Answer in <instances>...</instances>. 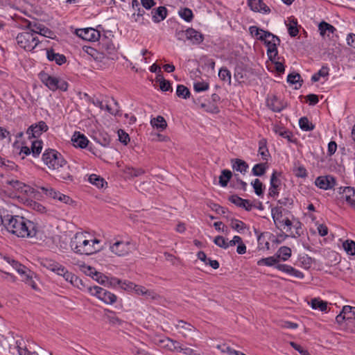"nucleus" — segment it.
<instances>
[{
	"label": "nucleus",
	"instance_id": "1",
	"mask_svg": "<svg viewBox=\"0 0 355 355\" xmlns=\"http://www.w3.org/2000/svg\"><path fill=\"white\" fill-rule=\"evenodd\" d=\"M70 247L75 253L82 255H91L101 250L92 246L86 232H77L71 240Z\"/></svg>",
	"mask_w": 355,
	"mask_h": 355
},
{
	"label": "nucleus",
	"instance_id": "2",
	"mask_svg": "<svg viewBox=\"0 0 355 355\" xmlns=\"http://www.w3.org/2000/svg\"><path fill=\"white\" fill-rule=\"evenodd\" d=\"M42 160L49 168L55 170L68 168L67 162L57 150L51 148L46 149L42 155Z\"/></svg>",
	"mask_w": 355,
	"mask_h": 355
},
{
	"label": "nucleus",
	"instance_id": "3",
	"mask_svg": "<svg viewBox=\"0 0 355 355\" xmlns=\"http://www.w3.org/2000/svg\"><path fill=\"white\" fill-rule=\"evenodd\" d=\"M258 40L264 42L267 47V55L268 59L272 60L278 55L277 46L280 44L279 37L268 31H263V34L259 35Z\"/></svg>",
	"mask_w": 355,
	"mask_h": 355
},
{
	"label": "nucleus",
	"instance_id": "4",
	"mask_svg": "<svg viewBox=\"0 0 355 355\" xmlns=\"http://www.w3.org/2000/svg\"><path fill=\"white\" fill-rule=\"evenodd\" d=\"M5 214H6V221L3 227L8 232L18 237L20 233L19 231L23 229L24 224H27L26 222L28 218L21 216L14 215L8 211H5Z\"/></svg>",
	"mask_w": 355,
	"mask_h": 355
},
{
	"label": "nucleus",
	"instance_id": "5",
	"mask_svg": "<svg viewBox=\"0 0 355 355\" xmlns=\"http://www.w3.org/2000/svg\"><path fill=\"white\" fill-rule=\"evenodd\" d=\"M38 77L41 82L53 92L57 89L66 92L68 89L69 84L67 81L52 76L44 71H40L38 74Z\"/></svg>",
	"mask_w": 355,
	"mask_h": 355
},
{
	"label": "nucleus",
	"instance_id": "6",
	"mask_svg": "<svg viewBox=\"0 0 355 355\" xmlns=\"http://www.w3.org/2000/svg\"><path fill=\"white\" fill-rule=\"evenodd\" d=\"M16 40L18 45L26 51L33 50L40 43L37 37L30 31L19 33Z\"/></svg>",
	"mask_w": 355,
	"mask_h": 355
},
{
	"label": "nucleus",
	"instance_id": "7",
	"mask_svg": "<svg viewBox=\"0 0 355 355\" xmlns=\"http://www.w3.org/2000/svg\"><path fill=\"white\" fill-rule=\"evenodd\" d=\"M89 292L101 301L107 304H112L116 302L117 297L111 292L100 287L94 286L89 288Z\"/></svg>",
	"mask_w": 355,
	"mask_h": 355
},
{
	"label": "nucleus",
	"instance_id": "8",
	"mask_svg": "<svg viewBox=\"0 0 355 355\" xmlns=\"http://www.w3.org/2000/svg\"><path fill=\"white\" fill-rule=\"evenodd\" d=\"M25 23L26 24L24 26L26 28L29 30L30 32L34 34V35L35 34H40L46 37H51L53 31L49 28L46 27L44 25L28 20H26Z\"/></svg>",
	"mask_w": 355,
	"mask_h": 355
},
{
	"label": "nucleus",
	"instance_id": "9",
	"mask_svg": "<svg viewBox=\"0 0 355 355\" xmlns=\"http://www.w3.org/2000/svg\"><path fill=\"white\" fill-rule=\"evenodd\" d=\"M76 33L79 37L89 42H95L101 39L100 32L93 28L77 29Z\"/></svg>",
	"mask_w": 355,
	"mask_h": 355
},
{
	"label": "nucleus",
	"instance_id": "10",
	"mask_svg": "<svg viewBox=\"0 0 355 355\" xmlns=\"http://www.w3.org/2000/svg\"><path fill=\"white\" fill-rule=\"evenodd\" d=\"M49 130V127L44 121H40L37 123L32 124L26 130L28 138H37L40 137L42 132Z\"/></svg>",
	"mask_w": 355,
	"mask_h": 355
},
{
	"label": "nucleus",
	"instance_id": "11",
	"mask_svg": "<svg viewBox=\"0 0 355 355\" xmlns=\"http://www.w3.org/2000/svg\"><path fill=\"white\" fill-rule=\"evenodd\" d=\"M26 223L27 224H24V226H23V229L21 230V231H19L20 233L18 237L31 239L36 237L38 232L37 224L28 219L27 220Z\"/></svg>",
	"mask_w": 355,
	"mask_h": 355
},
{
	"label": "nucleus",
	"instance_id": "12",
	"mask_svg": "<svg viewBox=\"0 0 355 355\" xmlns=\"http://www.w3.org/2000/svg\"><path fill=\"white\" fill-rule=\"evenodd\" d=\"M100 40L99 44L103 51L104 55H107L110 58L114 60V58L112 55H116V49L112 40L103 35V37H101Z\"/></svg>",
	"mask_w": 355,
	"mask_h": 355
},
{
	"label": "nucleus",
	"instance_id": "13",
	"mask_svg": "<svg viewBox=\"0 0 355 355\" xmlns=\"http://www.w3.org/2000/svg\"><path fill=\"white\" fill-rule=\"evenodd\" d=\"M277 175L280 176L281 173H277L275 171L270 176V188L268 192L269 197L275 198L279 193L282 182L281 180L277 178Z\"/></svg>",
	"mask_w": 355,
	"mask_h": 355
},
{
	"label": "nucleus",
	"instance_id": "14",
	"mask_svg": "<svg viewBox=\"0 0 355 355\" xmlns=\"http://www.w3.org/2000/svg\"><path fill=\"white\" fill-rule=\"evenodd\" d=\"M336 183V178L332 175L319 176L315 180V184L324 190L332 189Z\"/></svg>",
	"mask_w": 355,
	"mask_h": 355
},
{
	"label": "nucleus",
	"instance_id": "15",
	"mask_svg": "<svg viewBox=\"0 0 355 355\" xmlns=\"http://www.w3.org/2000/svg\"><path fill=\"white\" fill-rule=\"evenodd\" d=\"M339 193L342 194V198H345L347 203L355 209V188L352 187H341L339 188Z\"/></svg>",
	"mask_w": 355,
	"mask_h": 355
},
{
	"label": "nucleus",
	"instance_id": "16",
	"mask_svg": "<svg viewBox=\"0 0 355 355\" xmlns=\"http://www.w3.org/2000/svg\"><path fill=\"white\" fill-rule=\"evenodd\" d=\"M186 39L189 40L192 44L198 45L201 44L205 37L203 34L193 28L186 29Z\"/></svg>",
	"mask_w": 355,
	"mask_h": 355
},
{
	"label": "nucleus",
	"instance_id": "17",
	"mask_svg": "<svg viewBox=\"0 0 355 355\" xmlns=\"http://www.w3.org/2000/svg\"><path fill=\"white\" fill-rule=\"evenodd\" d=\"M175 327L178 331V333L182 334L184 338L190 336L196 330V327H194L192 324L184 320H179Z\"/></svg>",
	"mask_w": 355,
	"mask_h": 355
},
{
	"label": "nucleus",
	"instance_id": "18",
	"mask_svg": "<svg viewBox=\"0 0 355 355\" xmlns=\"http://www.w3.org/2000/svg\"><path fill=\"white\" fill-rule=\"evenodd\" d=\"M228 200L237 207H242L248 211H250L253 207L250 200L243 199L236 194L230 196Z\"/></svg>",
	"mask_w": 355,
	"mask_h": 355
},
{
	"label": "nucleus",
	"instance_id": "19",
	"mask_svg": "<svg viewBox=\"0 0 355 355\" xmlns=\"http://www.w3.org/2000/svg\"><path fill=\"white\" fill-rule=\"evenodd\" d=\"M73 145L76 148H86L89 143L87 137L80 132H75L71 137Z\"/></svg>",
	"mask_w": 355,
	"mask_h": 355
},
{
	"label": "nucleus",
	"instance_id": "20",
	"mask_svg": "<svg viewBox=\"0 0 355 355\" xmlns=\"http://www.w3.org/2000/svg\"><path fill=\"white\" fill-rule=\"evenodd\" d=\"M263 1V0H248V5L254 12L269 13L270 9Z\"/></svg>",
	"mask_w": 355,
	"mask_h": 355
},
{
	"label": "nucleus",
	"instance_id": "21",
	"mask_svg": "<svg viewBox=\"0 0 355 355\" xmlns=\"http://www.w3.org/2000/svg\"><path fill=\"white\" fill-rule=\"evenodd\" d=\"M276 268L284 273H286L291 276L295 277L298 279H303L304 275L301 271L295 269L293 266L287 264H279L276 266Z\"/></svg>",
	"mask_w": 355,
	"mask_h": 355
},
{
	"label": "nucleus",
	"instance_id": "22",
	"mask_svg": "<svg viewBox=\"0 0 355 355\" xmlns=\"http://www.w3.org/2000/svg\"><path fill=\"white\" fill-rule=\"evenodd\" d=\"M130 245V242L116 241L110 246V250L112 252L118 256H123L128 254L130 250L128 247Z\"/></svg>",
	"mask_w": 355,
	"mask_h": 355
},
{
	"label": "nucleus",
	"instance_id": "23",
	"mask_svg": "<svg viewBox=\"0 0 355 355\" xmlns=\"http://www.w3.org/2000/svg\"><path fill=\"white\" fill-rule=\"evenodd\" d=\"M19 275L21 276L23 282L30 286L33 290H38L37 286L33 280V277H36L33 271L26 267V269L23 270V272Z\"/></svg>",
	"mask_w": 355,
	"mask_h": 355
},
{
	"label": "nucleus",
	"instance_id": "24",
	"mask_svg": "<svg viewBox=\"0 0 355 355\" xmlns=\"http://www.w3.org/2000/svg\"><path fill=\"white\" fill-rule=\"evenodd\" d=\"M167 9L164 6H159L151 10L152 19L155 23H159L167 16Z\"/></svg>",
	"mask_w": 355,
	"mask_h": 355
},
{
	"label": "nucleus",
	"instance_id": "25",
	"mask_svg": "<svg viewBox=\"0 0 355 355\" xmlns=\"http://www.w3.org/2000/svg\"><path fill=\"white\" fill-rule=\"evenodd\" d=\"M46 57L49 61H55L58 65H62L67 62L64 55L55 53L53 49L46 50Z\"/></svg>",
	"mask_w": 355,
	"mask_h": 355
},
{
	"label": "nucleus",
	"instance_id": "26",
	"mask_svg": "<svg viewBox=\"0 0 355 355\" xmlns=\"http://www.w3.org/2000/svg\"><path fill=\"white\" fill-rule=\"evenodd\" d=\"M273 131L275 132V134L278 135L279 136L284 139H286L289 142H295V141L293 140V132L289 130L286 129V128L277 125L274 126Z\"/></svg>",
	"mask_w": 355,
	"mask_h": 355
},
{
	"label": "nucleus",
	"instance_id": "27",
	"mask_svg": "<svg viewBox=\"0 0 355 355\" xmlns=\"http://www.w3.org/2000/svg\"><path fill=\"white\" fill-rule=\"evenodd\" d=\"M232 166L234 171L240 172L245 174L248 168V164L241 159H231Z\"/></svg>",
	"mask_w": 355,
	"mask_h": 355
},
{
	"label": "nucleus",
	"instance_id": "28",
	"mask_svg": "<svg viewBox=\"0 0 355 355\" xmlns=\"http://www.w3.org/2000/svg\"><path fill=\"white\" fill-rule=\"evenodd\" d=\"M318 29L320 34L322 37H324L326 35L329 37V33L334 34L336 31V28L331 24L322 21L318 25Z\"/></svg>",
	"mask_w": 355,
	"mask_h": 355
},
{
	"label": "nucleus",
	"instance_id": "29",
	"mask_svg": "<svg viewBox=\"0 0 355 355\" xmlns=\"http://www.w3.org/2000/svg\"><path fill=\"white\" fill-rule=\"evenodd\" d=\"M83 49L85 53L92 57L96 61L101 62L105 58L104 53L99 52L93 47L84 46Z\"/></svg>",
	"mask_w": 355,
	"mask_h": 355
},
{
	"label": "nucleus",
	"instance_id": "30",
	"mask_svg": "<svg viewBox=\"0 0 355 355\" xmlns=\"http://www.w3.org/2000/svg\"><path fill=\"white\" fill-rule=\"evenodd\" d=\"M8 184L21 193H28L31 187L19 180L8 181Z\"/></svg>",
	"mask_w": 355,
	"mask_h": 355
},
{
	"label": "nucleus",
	"instance_id": "31",
	"mask_svg": "<svg viewBox=\"0 0 355 355\" xmlns=\"http://www.w3.org/2000/svg\"><path fill=\"white\" fill-rule=\"evenodd\" d=\"M150 124L153 128L159 130H164L167 127V123L165 119L162 116H157L150 120Z\"/></svg>",
	"mask_w": 355,
	"mask_h": 355
},
{
	"label": "nucleus",
	"instance_id": "32",
	"mask_svg": "<svg viewBox=\"0 0 355 355\" xmlns=\"http://www.w3.org/2000/svg\"><path fill=\"white\" fill-rule=\"evenodd\" d=\"M55 175L57 178L62 180H69L73 181V176L69 172V166L67 168H58L55 169Z\"/></svg>",
	"mask_w": 355,
	"mask_h": 355
},
{
	"label": "nucleus",
	"instance_id": "33",
	"mask_svg": "<svg viewBox=\"0 0 355 355\" xmlns=\"http://www.w3.org/2000/svg\"><path fill=\"white\" fill-rule=\"evenodd\" d=\"M232 177V173L228 169H224L221 171L219 177V184L221 187H227L228 182Z\"/></svg>",
	"mask_w": 355,
	"mask_h": 355
},
{
	"label": "nucleus",
	"instance_id": "34",
	"mask_svg": "<svg viewBox=\"0 0 355 355\" xmlns=\"http://www.w3.org/2000/svg\"><path fill=\"white\" fill-rule=\"evenodd\" d=\"M178 15L187 22H191L194 17L192 10L188 8H181L178 11Z\"/></svg>",
	"mask_w": 355,
	"mask_h": 355
},
{
	"label": "nucleus",
	"instance_id": "35",
	"mask_svg": "<svg viewBox=\"0 0 355 355\" xmlns=\"http://www.w3.org/2000/svg\"><path fill=\"white\" fill-rule=\"evenodd\" d=\"M234 76L239 84H242L247 80V73L242 67L235 68Z\"/></svg>",
	"mask_w": 355,
	"mask_h": 355
},
{
	"label": "nucleus",
	"instance_id": "36",
	"mask_svg": "<svg viewBox=\"0 0 355 355\" xmlns=\"http://www.w3.org/2000/svg\"><path fill=\"white\" fill-rule=\"evenodd\" d=\"M267 105L270 109L275 112H279L283 109V107L280 105L279 101L275 96L267 101Z\"/></svg>",
	"mask_w": 355,
	"mask_h": 355
},
{
	"label": "nucleus",
	"instance_id": "37",
	"mask_svg": "<svg viewBox=\"0 0 355 355\" xmlns=\"http://www.w3.org/2000/svg\"><path fill=\"white\" fill-rule=\"evenodd\" d=\"M259 153L261 155L263 160H268L269 152L267 148V141L266 139H262L259 141Z\"/></svg>",
	"mask_w": 355,
	"mask_h": 355
},
{
	"label": "nucleus",
	"instance_id": "38",
	"mask_svg": "<svg viewBox=\"0 0 355 355\" xmlns=\"http://www.w3.org/2000/svg\"><path fill=\"white\" fill-rule=\"evenodd\" d=\"M89 182L95 185L98 189H101L104 187V184H107V182L99 175L96 174H92L89 177Z\"/></svg>",
	"mask_w": 355,
	"mask_h": 355
},
{
	"label": "nucleus",
	"instance_id": "39",
	"mask_svg": "<svg viewBox=\"0 0 355 355\" xmlns=\"http://www.w3.org/2000/svg\"><path fill=\"white\" fill-rule=\"evenodd\" d=\"M299 125L300 129L304 131H311L315 128V125L310 122L306 116L301 117L299 119Z\"/></svg>",
	"mask_w": 355,
	"mask_h": 355
},
{
	"label": "nucleus",
	"instance_id": "40",
	"mask_svg": "<svg viewBox=\"0 0 355 355\" xmlns=\"http://www.w3.org/2000/svg\"><path fill=\"white\" fill-rule=\"evenodd\" d=\"M105 317L112 324H121L122 320L116 315V313L109 309H105Z\"/></svg>",
	"mask_w": 355,
	"mask_h": 355
},
{
	"label": "nucleus",
	"instance_id": "41",
	"mask_svg": "<svg viewBox=\"0 0 355 355\" xmlns=\"http://www.w3.org/2000/svg\"><path fill=\"white\" fill-rule=\"evenodd\" d=\"M160 343H164V346L167 347L170 350H175L177 352H179L181 347V345L178 341L172 340L169 338L161 340Z\"/></svg>",
	"mask_w": 355,
	"mask_h": 355
},
{
	"label": "nucleus",
	"instance_id": "42",
	"mask_svg": "<svg viewBox=\"0 0 355 355\" xmlns=\"http://www.w3.org/2000/svg\"><path fill=\"white\" fill-rule=\"evenodd\" d=\"M251 185L252 186L256 195H257L258 196H263V191L265 189V185L259 179H255L254 181L251 182Z\"/></svg>",
	"mask_w": 355,
	"mask_h": 355
},
{
	"label": "nucleus",
	"instance_id": "43",
	"mask_svg": "<svg viewBox=\"0 0 355 355\" xmlns=\"http://www.w3.org/2000/svg\"><path fill=\"white\" fill-rule=\"evenodd\" d=\"M46 266L49 270L57 273L59 275H61V274L65 271L66 268L59 263L55 261L49 262Z\"/></svg>",
	"mask_w": 355,
	"mask_h": 355
},
{
	"label": "nucleus",
	"instance_id": "44",
	"mask_svg": "<svg viewBox=\"0 0 355 355\" xmlns=\"http://www.w3.org/2000/svg\"><path fill=\"white\" fill-rule=\"evenodd\" d=\"M267 169L266 163H259L255 164L252 169V173L254 176H262L266 173Z\"/></svg>",
	"mask_w": 355,
	"mask_h": 355
},
{
	"label": "nucleus",
	"instance_id": "45",
	"mask_svg": "<svg viewBox=\"0 0 355 355\" xmlns=\"http://www.w3.org/2000/svg\"><path fill=\"white\" fill-rule=\"evenodd\" d=\"M311 306L313 309H318L321 311H324L327 308V303L318 298H313L311 301Z\"/></svg>",
	"mask_w": 355,
	"mask_h": 355
},
{
	"label": "nucleus",
	"instance_id": "46",
	"mask_svg": "<svg viewBox=\"0 0 355 355\" xmlns=\"http://www.w3.org/2000/svg\"><path fill=\"white\" fill-rule=\"evenodd\" d=\"M286 26L288 27V34L291 37H294L298 35L299 30L297 28V21L296 19H291L289 24H286Z\"/></svg>",
	"mask_w": 355,
	"mask_h": 355
},
{
	"label": "nucleus",
	"instance_id": "47",
	"mask_svg": "<svg viewBox=\"0 0 355 355\" xmlns=\"http://www.w3.org/2000/svg\"><path fill=\"white\" fill-rule=\"evenodd\" d=\"M43 142L41 140H35L32 142L31 151L34 157H37L41 153Z\"/></svg>",
	"mask_w": 355,
	"mask_h": 355
},
{
	"label": "nucleus",
	"instance_id": "48",
	"mask_svg": "<svg viewBox=\"0 0 355 355\" xmlns=\"http://www.w3.org/2000/svg\"><path fill=\"white\" fill-rule=\"evenodd\" d=\"M258 266H274L276 268L277 264V259L275 257H268L262 258L257 261Z\"/></svg>",
	"mask_w": 355,
	"mask_h": 355
},
{
	"label": "nucleus",
	"instance_id": "49",
	"mask_svg": "<svg viewBox=\"0 0 355 355\" xmlns=\"http://www.w3.org/2000/svg\"><path fill=\"white\" fill-rule=\"evenodd\" d=\"M176 95L180 98L187 99L190 97L191 92L186 86L178 85L176 89Z\"/></svg>",
	"mask_w": 355,
	"mask_h": 355
},
{
	"label": "nucleus",
	"instance_id": "50",
	"mask_svg": "<svg viewBox=\"0 0 355 355\" xmlns=\"http://www.w3.org/2000/svg\"><path fill=\"white\" fill-rule=\"evenodd\" d=\"M200 107L204 109L206 112L212 114H218L220 112L218 107L211 102H209L208 103H202L200 104Z\"/></svg>",
	"mask_w": 355,
	"mask_h": 355
},
{
	"label": "nucleus",
	"instance_id": "51",
	"mask_svg": "<svg viewBox=\"0 0 355 355\" xmlns=\"http://www.w3.org/2000/svg\"><path fill=\"white\" fill-rule=\"evenodd\" d=\"M343 313L346 314L347 320L351 322L355 319V307L345 305L343 307Z\"/></svg>",
	"mask_w": 355,
	"mask_h": 355
},
{
	"label": "nucleus",
	"instance_id": "52",
	"mask_svg": "<svg viewBox=\"0 0 355 355\" xmlns=\"http://www.w3.org/2000/svg\"><path fill=\"white\" fill-rule=\"evenodd\" d=\"M343 247L348 254L355 255V241L346 240L343 242Z\"/></svg>",
	"mask_w": 355,
	"mask_h": 355
},
{
	"label": "nucleus",
	"instance_id": "53",
	"mask_svg": "<svg viewBox=\"0 0 355 355\" xmlns=\"http://www.w3.org/2000/svg\"><path fill=\"white\" fill-rule=\"evenodd\" d=\"M283 208L282 207H275L271 209L272 218L275 224L279 223L282 218Z\"/></svg>",
	"mask_w": 355,
	"mask_h": 355
},
{
	"label": "nucleus",
	"instance_id": "54",
	"mask_svg": "<svg viewBox=\"0 0 355 355\" xmlns=\"http://www.w3.org/2000/svg\"><path fill=\"white\" fill-rule=\"evenodd\" d=\"M218 76L223 81H227L231 85V72L227 67H222L218 72Z\"/></svg>",
	"mask_w": 355,
	"mask_h": 355
},
{
	"label": "nucleus",
	"instance_id": "55",
	"mask_svg": "<svg viewBox=\"0 0 355 355\" xmlns=\"http://www.w3.org/2000/svg\"><path fill=\"white\" fill-rule=\"evenodd\" d=\"M145 15L146 12L142 8H139L134 13H132V17L134 19L135 21L144 24Z\"/></svg>",
	"mask_w": 355,
	"mask_h": 355
},
{
	"label": "nucleus",
	"instance_id": "56",
	"mask_svg": "<svg viewBox=\"0 0 355 355\" xmlns=\"http://www.w3.org/2000/svg\"><path fill=\"white\" fill-rule=\"evenodd\" d=\"M231 227L238 232H241L246 228V225L241 220L233 218L232 219Z\"/></svg>",
	"mask_w": 355,
	"mask_h": 355
},
{
	"label": "nucleus",
	"instance_id": "57",
	"mask_svg": "<svg viewBox=\"0 0 355 355\" xmlns=\"http://www.w3.org/2000/svg\"><path fill=\"white\" fill-rule=\"evenodd\" d=\"M279 252L281 254V260L287 261L291 257V249L287 246H282L279 248Z\"/></svg>",
	"mask_w": 355,
	"mask_h": 355
},
{
	"label": "nucleus",
	"instance_id": "58",
	"mask_svg": "<svg viewBox=\"0 0 355 355\" xmlns=\"http://www.w3.org/2000/svg\"><path fill=\"white\" fill-rule=\"evenodd\" d=\"M39 189L46 196L53 199H56L59 191H55L51 187H40Z\"/></svg>",
	"mask_w": 355,
	"mask_h": 355
},
{
	"label": "nucleus",
	"instance_id": "59",
	"mask_svg": "<svg viewBox=\"0 0 355 355\" xmlns=\"http://www.w3.org/2000/svg\"><path fill=\"white\" fill-rule=\"evenodd\" d=\"M280 58L277 55L275 59L270 60L275 65V69L279 74L284 73L285 67L282 61H279Z\"/></svg>",
	"mask_w": 355,
	"mask_h": 355
},
{
	"label": "nucleus",
	"instance_id": "60",
	"mask_svg": "<svg viewBox=\"0 0 355 355\" xmlns=\"http://www.w3.org/2000/svg\"><path fill=\"white\" fill-rule=\"evenodd\" d=\"M209 88V85L206 82H197L194 83L193 89L196 92H201L208 90Z\"/></svg>",
	"mask_w": 355,
	"mask_h": 355
},
{
	"label": "nucleus",
	"instance_id": "61",
	"mask_svg": "<svg viewBox=\"0 0 355 355\" xmlns=\"http://www.w3.org/2000/svg\"><path fill=\"white\" fill-rule=\"evenodd\" d=\"M92 278L98 282L99 284L106 286V282H108V277L100 272L94 273Z\"/></svg>",
	"mask_w": 355,
	"mask_h": 355
},
{
	"label": "nucleus",
	"instance_id": "62",
	"mask_svg": "<svg viewBox=\"0 0 355 355\" xmlns=\"http://www.w3.org/2000/svg\"><path fill=\"white\" fill-rule=\"evenodd\" d=\"M209 207L214 211H216L217 214H221L225 216V214H227L229 211L227 208H225L218 204L216 203H211L209 205Z\"/></svg>",
	"mask_w": 355,
	"mask_h": 355
},
{
	"label": "nucleus",
	"instance_id": "63",
	"mask_svg": "<svg viewBox=\"0 0 355 355\" xmlns=\"http://www.w3.org/2000/svg\"><path fill=\"white\" fill-rule=\"evenodd\" d=\"M127 173L132 177H139L145 173V171L141 168H128Z\"/></svg>",
	"mask_w": 355,
	"mask_h": 355
},
{
	"label": "nucleus",
	"instance_id": "64",
	"mask_svg": "<svg viewBox=\"0 0 355 355\" xmlns=\"http://www.w3.org/2000/svg\"><path fill=\"white\" fill-rule=\"evenodd\" d=\"M118 135L119 141L124 145H127L130 141L129 135L121 129L118 131Z\"/></svg>",
	"mask_w": 355,
	"mask_h": 355
}]
</instances>
